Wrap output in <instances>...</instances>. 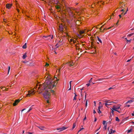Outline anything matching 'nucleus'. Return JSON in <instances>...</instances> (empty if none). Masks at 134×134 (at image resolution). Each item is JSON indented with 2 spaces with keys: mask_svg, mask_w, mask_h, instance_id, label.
I'll use <instances>...</instances> for the list:
<instances>
[{
  "mask_svg": "<svg viewBox=\"0 0 134 134\" xmlns=\"http://www.w3.org/2000/svg\"><path fill=\"white\" fill-rule=\"evenodd\" d=\"M131 115L132 116H134V111L133 112V113H132L131 114Z\"/></svg>",
  "mask_w": 134,
  "mask_h": 134,
  "instance_id": "37",
  "label": "nucleus"
},
{
  "mask_svg": "<svg viewBox=\"0 0 134 134\" xmlns=\"http://www.w3.org/2000/svg\"><path fill=\"white\" fill-rule=\"evenodd\" d=\"M29 134H32V133L31 132H29L28 133Z\"/></svg>",
  "mask_w": 134,
  "mask_h": 134,
  "instance_id": "60",
  "label": "nucleus"
},
{
  "mask_svg": "<svg viewBox=\"0 0 134 134\" xmlns=\"http://www.w3.org/2000/svg\"><path fill=\"white\" fill-rule=\"evenodd\" d=\"M67 11L68 12V13H69L70 15H71L73 14V13L71 11V10L70 8H67Z\"/></svg>",
  "mask_w": 134,
  "mask_h": 134,
  "instance_id": "8",
  "label": "nucleus"
},
{
  "mask_svg": "<svg viewBox=\"0 0 134 134\" xmlns=\"http://www.w3.org/2000/svg\"><path fill=\"white\" fill-rule=\"evenodd\" d=\"M23 62L24 63H27V64L29 63V61H23Z\"/></svg>",
  "mask_w": 134,
  "mask_h": 134,
  "instance_id": "32",
  "label": "nucleus"
},
{
  "mask_svg": "<svg viewBox=\"0 0 134 134\" xmlns=\"http://www.w3.org/2000/svg\"><path fill=\"white\" fill-rule=\"evenodd\" d=\"M100 127H99V129H97L96 130V131H98L99 129H100Z\"/></svg>",
  "mask_w": 134,
  "mask_h": 134,
  "instance_id": "51",
  "label": "nucleus"
},
{
  "mask_svg": "<svg viewBox=\"0 0 134 134\" xmlns=\"http://www.w3.org/2000/svg\"><path fill=\"white\" fill-rule=\"evenodd\" d=\"M130 123H132L133 124V121H131V122H130Z\"/></svg>",
  "mask_w": 134,
  "mask_h": 134,
  "instance_id": "56",
  "label": "nucleus"
},
{
  "mask_svg": "<svg viewBox=\"0 0 134 134\" xmlns=\"http://www.w3.org/2000/svg\"><path fill=\"white\" fill-rule=\"evenodd\" d=\"M131 131V129L130 130H128V131H127V133H130V132Z\"/></svg>",
  "mask_w": 134,
  "mask_h": 134,
  "instance_id": "34",
  "label": "nucleus"
},
{
  "mask_svg": "<svg viewBox=\"0 0 134 134\" xmlns=\"http://www.w3.org/2000/svg\"><path fill=\"white\" fill-rule=\"evenodd\" d=\"M4 88V87H1V88L2 89H3V88Z\"/></svg>",
  "mask_w": 134,
  "mask_h": 134,
  "instance_id": "57",
  "label": "nucleus"
},
{
  "mask_svg": "<svg viewBox=\"0 0 134 134\" xmlns=\"http://www.w3.org/2000/svg\"><path fill=\"white\" fill-rule=\"evenodd\" d=\"M60 8V7L58 6H57L56 7V8L57 9H59Z\"/></svg>",
  "mask_w": 134,
  "mask_h": 134,
  "instance_id": "50",
  "label": "nucleus"
},
{
  "mask_svg": "<svg viewBox=\"0 0 134 134\" xmlns=\"http://www.w3.org/2000/svg\"><path fill=\"white\" fill-rule=\"evenodd\" d=\"M76 123L75 122L73 124L72 128V129H71V130H72L73 129H74L75 127H76Z\"/></svg>",
  "mask_w": 134,
  "mask_h": 134,
  "instance_id": "16",
  "label": "nucleus"
},
{
  "mask_svg": "<svg viewBox=\"0 0 134 134\" xmlns=\"http://www.w3.org/2000/svg\"><path fill=\"white\" fill-rule=\"evenodd\" d=\"M62 41H63L62 40V41H61V40H60V41H59V42H61V43H62L60 44L59 43L58 44H59V46H60V45H62L63 44V43H62Z\"/></svg>",
  "mask_w": 134,
  "mask_h": 134,
  "instance_id": "22",
  "label": "nucleus"
},
{
  "mask_svg": "<svg viewBox=\"0 0 134 134\" xmlns=\"http://www.w3.org/2000/svg\"><path fill=\"white\" fill-rule=\"evenodd\" d=\"M102 107V105H101V106H100L99 105V107H98V109H100V108H101V107Z\"/></svg>",
  "mask_w": 134,
  "mask_h": 134,
  "instance_id": "33",
  "label": "nucleus"
},
{
  "mask_svg": "<svg viewBox=\"0 0 134 134\" xmlns=\"http://www.w3.org/2000/svg\"><path fill=\"white\" fill-rule=\"evenodd\" d=\"M87 105V100H86V103H85V107H86Z\"/></svg>",
  "mask_w": 134,
  "mask_h": 134,
  "instance_id": "27",
  "label": "nucleus"
},
{
  "mask_svg": "<svg viewBox=\"0 0 134 134\" xmlns=\"http://www.w3.org/2000/svg\"><path fill=\"white\" fill-rule=\"evenodd\" d=\"M134 30V28H133H133H132V29H131V30H132V31L133 30Z\"/></svg>",
  "mask_w": 134,
  "mask_h": 134,
  "instance_id": "62",
  "label": "nucleus"
},
{
  "mask_svg": "<svg viewBox=\"0 0 134 134\" xmlns=\"http://www.w3.org/2000/svg\"><path fill=\"white\" fill-rule=\"evenodd\" d=\"M73 40L72 39H71L70 40V42H72Z\"/></svg>",
  "mask_w": 134,
  "mask_h": 134,
  "instance_id": "43",
  "label": "nucleus"
},
{
  "mask_svg": "<svg viewBox=\"0 0 134 134\" xmlns=\"http://www.w3.org/2000/svg\"><path fill=\"white\" fill-rule=\"evenodd\" d=\"M94 106H95V105H96V102H95V101H94Z\"/></svg>",
  "mask_w": 134,
  "mask_h": 134,
  "instance_id": "55",
  "label": "nucleus"
},
{
  "mask_svg": "<svg viewBox=\"0 0 134 134\" xmlns=\"http://www.w3.org/2000/svg\"><path fill=\"white\" fill-rule=\"evenodd\" d=\"M35 90H32L28 92V93L26 94L27 96L30 97L32 95H33L35 94Z\"/></svg>",
  "mask_w": 134,
  "mask_h": 134,
  "instance_id": "2",
  "label": "nucleus"
},
{
  "mask_svg": "<svg viewBox=\"0 0 134 134\" xmlns=\"http://www.w3.org/2000/svg\"><path fill=\"white\" fill-rule=\"evenodd\" d=\"M25 109H26L25 108H24V109H23L22 110H21V113L22 112V111H23L24 110H25Z\"/></svg>",
  "mask_w": 134,
  "mask_h": 134,
  "instance_id": "54",
  "label": "nucleus"
},
{
  "mask_svg": "<svg viewBox=\"0 0 134 134\" xmlns=\"http://www.w3.org/2000/svg\"><path fill=\"white\" fill-rule=\"evenodd\" d=\"M86 119V116H85V118H84L83 119V120L84 121V120H85V119Z\"/></svg>",
  "mask_w": 134,
  "mask_h": 134,
  "instance_id": "47",
  "label": "nucleus"
},
{
  "mask_svg": "<svg viewBox=\"0 0 134 134\" xmlns=\"http://www.w3.org/2000/svg\"><path fill=\"white\" fill-rule=\"evenodd\" d=\"M74 94H75V96L74 97H76V96H77V95L75 93H74Z\"/></svg>",
  "mask_w": 134,
  "mask_h": 134,
  "instance_id": "59",
  "label": "nucleus"
},
{
  "mask_svg": "<svg viewBox=\"0 0 134 134\" xmlns=\"http://www.w3.org/2000/svg\"><path fill=\"white\" fill-rule=\"evenodd\" d=\"M131 59H129V60H127V62H129V61H130L131 60Z\"/></svg>",
  "mask_w": 134,
  "mask_h": 134,
  "instance_id": "53",
  "label": "nucleus"
},
{
  "mask_svg": "<svg viewBox=\"0 0 134 134\" xmlns=\"http://www.w3.org/2000/svg\"><path fill=\"white\" fill-rule=\"evenodd\" d=\"M84 128H81L80 129V130L78 132H80V131H81V130H82V129H83Z\"/></svg>",
  "mask_w": 134,
  "mask_h": 134,
  "instance_id": "36",
  "label": "nucleus"
},
{
  "mask_svg": "<svg viewBox=\"0 0 134 134\" xmlns=\"http://www.w3.org/2000/svg\"><path fill=\"white\" fill-rule=\"evenodd\" d=\"M12 5L10 4H7L6 5V7L8 9H10L11 8Z\"/></svg>",
  "mask_w": 134,
  "mask_h": 134,
  "instance_id": "9",
  "label": "nucleus"
},
{
  "mask_svg": "<svg viewBox=\"0 0 134 134\" xmlns=\"http://www.w3.org/2000/svg\"><path fill=\"white\" fill-rule=\"evenodd\" d=\"M59 30L61 31H62L63 30V28L61 26H59Z\"/></svg>",
  "mask_w": 134,
  "mask_h": 134,
  "instance_id": "20",
  "label": "nucleus"
},
{
  "mask_svg": "<svg viewBox=\"0 0 134 134\" xmlns=\"http://www.w3.org/2000/svg\"><path fill=\"white\" fill-rule=\"evenodd\" d=\"M116 111L118 112H119V113H120V112L119 110H117V111Z\"/></svg>",
  "mask_w": 134,
  "mask_h": 134,
  "instance_id": "63",
  "label": "nucleus"
},
{
  "mask_svg": "<svg viewBox=\"0 0 134 134\" xmlns=\"http://www.w3.org/2000/svg\"><path fill=\"white\" fill-rule=\"evenodd\" d=\"M113 87H110V88H108V89L109 90H111V89H113Z\"/></svg>",
  "mask_w": 134,
  "mask_h": 134,
  "instance_id": "49",
  "label": "nucleus"
},
{
  "mask_svg": "<svg viewBox=\"0 0 134 134\" xmlns=\"http://www.w3.org/2000/svg\"><path fill=\"white\" fill-rule=\"evenodd\" d=\"M56 83L54 81L51 80L50 79L46 81L41 86H39L38 89H40V90L41 91H45V92L43 93L44 98L46 99V102L48 104L49 102L48 99L50 97V93H54V91L52 90L55 86V84Z\"/></svg>",
  "mask_w": 134,
  "mask_h": 134,
  "instance_id": "1",
  "label": "nucleus"
},
{
  "mask_svg": "<svg viewBox=\"0 0 134 134\" xmlns=\"http://www.w3.org/2000/svg\"><path fill=\"white\" fill-rule=\"evenodd\" d=\"M92 78L91 79L89 80V82H92V81H91V80H92Z\"/></svg>",
  "mask_w": 134,
  "mask_h": 134,
  "instance_id": "45",
  "label": "nucleus"
},
{
  "mask_svg": "<svg viewBox=\"0 0 134 134\" xmlns=\"http://www.w3.org/2000/svg\"><path fill=\"white\" fill-rule=\"evenodd\" d=\"M10 69V67L9 66L8 67V74L9 72Z\"/></svg>",
  "mask_w": 134,
  "mask_h": 134,
  "instance_id": "28",
  "label": "nucleus"
},
{
  "mask_svg": "<svg viewBox=\"0 0 134 134\" xmlns=\"http://www.w3.org/2000/svg\"><path fill=\"white\" fill-rule=\"evenodd\" d=\"M73 99L74 100H76V98L75 97H74Z\"/></svg>",
  "mask_w": 134,
  "mask_h": 134,
  "instance_id": "48",
  "label": "nucleus"
},
{
  "mask_svg": "<svg viewBox=\"0 0 134 134\" xmlns=\"http://www.w3.org/2000/svg\"><path fill=\"white\" fill-rule=\"evenodd\" d=\"M113 102H110L108 103H105L104 104H105V106L106 107H107V105H110L112 104V103H113Z\"/></svg>",
  "mask_w": 134,
  "mask_h": 134,
  "instance_id": "10",
  "label": "nucleus"
},
{
  "mask_svg": "<svg viewBox=\"0 0 134 134\" xmlns=\"http://www.w3.org/2000/svg\"><path fill=\"white\" fill-rule=\"evenodd\" d=\"M109 100H105L104 102H106V103H108V102H109Z\"/></svg>",
  "mask_w": 134,
  "mask_h": 134,
  "instance_id": "42",
  "label": "nucleus"
},
{
  "mask_svg": "<svg viewBox=\"0 0 134 134\" xmlns=\"http://www.w3.org/2000/svg\"><path fill=\"white\" fill-rule=\"evenodd\" d=\"M84 33V31H80V34H83Z\"/></svg>",
  "mask_w": 134,
  "mask_h": 134,
  "instance_id": "26",
  "label": "nucleus"
},
{
  "mask_svg": "<svg viewBox=\"0 0 134 134\" xmlns=\"http://www.w3.org/2000/svg\"><path fill=\"white\" fill-rule=\"evenodd\" d=\"M96 120H97V119L96 118H94V122L96 121Z\"/></svg>",
  "mask_w": 134,
  "mask_h": 134,
  "instance_id": "44",
  "label": "nucleus"
},
{
  "mask_svg": "<svg viewBox=\"0 0 134 134\" xmlns=\"http://www.w3.org/2000/svg\"><path fill=\"white\" fill-rule=\"evenodd\" d=\"M71 67L74 65V63H71V62H70L68 64Z\"/></svg>",
  "mask_w": 134,
  "mask_h": 134,
  "instance_id": "11",
  "label": "nucleus"
},
{
  "mask_svg": "<svg viewBox=\"0 0 134 134\" xmlns=\"http://www.w3.org/2000/svg\"><path fill=\"white\" fill-rule=\"evenodd\" d=\"M29 63L27 64V65L29 66H32L34 65V62L33 61L31 60L29 62Z\"/></svg>",
  "mask_w": 134,
  "mask_h": 134,
  "instance_id": "5",
  "label": "nucleus"
},
{
  "mask_svg": "<svg viewBox=\"0 0 134 134\" xmlns=\"http://www.w3.org/2000/svg\"><path fill=\"white\" fill-rule=\"evenodd\" d=\"M68 128V127H66L65 126H63L62 127H60V128H57L56 129V130H59V132L63 130H65L67 129Z\"/></svg>",
  "mask_w": 134,
  "mask_h": 134,
  "instance_id": "3",
  "label": "nucleus"
},
{
  "mask_svg": "<svg viewBox=\"0 0 134 134\" xmlns=\"http://www.w3.org/2000/svg\"><path fill=\"white\" fill-rule=\"evenodd\" d=\"M119 105L117 106H113L112 108V109L115 111H117L120 108V106Z\"/></svg>",
  "mask_w": 134,
  "mask_h": 134,
  "instance_id": "4",
  "label": "nucleus"
},
{
  "mask_svg": "<svg viewBox=\"0 0 134 134\" xmlns=\"http://www.w3.org/2000/svg\"><path fill=\"white\" fill-rule=\"evenodd\" d=\"M111 112L112 113V114H113V115H114V111H113V110H112L111 111Z\"/></svg>",
  "mask_w": 134,
  "mask_h": 134,
  "instance_id": "39",
  "label": "nucleus"
},
{
  "mask_svg": "<svg viewBox=\"0 0 134 134\" xmlns=\"http://www.w3.org/2000/svg\"><path fill=\"white\" fill-rule=\"evenodd\" d=\"M38 127L41 130H43L44 128L43 126H39Z\"/></svg>",
  "mask_w": 134,
  "mask_h": 134,
  "instance_id": "17",
  "label": "nucleus"
},
{
  "mask_svg": "<svg viewBox=\"0 0 134 134\" xmlns=\"http://www.w3.org/2000/svg\"><path fill=\"white\" fill-rule=\"evenodd\" d=\"M43 37H45L46 38H47V39L48 40H51L53 38V36L52 35L51 36V35H49L47 36H44Z\"/></svg>",
  "mask_w": 134,
  "mask_h": 134,
  "instance_id": "6",
  "label": "nucleus"
},
{
  "mask_svg": "<svg viewBox=\"0 0 134 134\" xmlns=\"http://www.w3.org/2000/svg\"><path fill=\"white\" fill-rule=\"evenodd\" d=\"M105 122H106V121H104V120L103 121V125H105Z\"/></svg>",
  "mask_w": 134,
  "mask_h": 134,
  "instance_id": "35",
  "label": "nucleus"
},
{
  "mask_svg": "<svg viewBox=\"0 0 134 134\" xmlns=\"http://www.w3.org/2000/svg\"><path fill=\"white\" fill-rule=\"evenodd\" d=\"M125 39L126 40L127 42V43H128V42H130L131 41V40H127V38H125Z\"/></svg>",
  "mask_w": 134,
  "mask_h": 134,
  "instance_id": "21",
  "label": "nucleus"
},
{
  "mask_svg": "<svg viewBox=\"0 0 134 134\" xmlns=\"http://www.w3.org/2000/svg\"><path fill=\"white\" fill-rule=\"evenodd\" d=\"M20 101L19 99H17L15 100L13 104V105L14 106H16L18 103Z\"/></svg>",
  "mask_w": 134,
  "mask_h": 134,
  "instance_id": "7",
  "label": "nucleus"
},
{
  "mask_svg": "<svg viewBox=\"0 0 134 134\" xmlns=\"http://www.w3.org/2000/svg\"><path fill=\"white\" fill-rule=\"evenodd\" d=\"M49 65V64L48 63H46V66H48Z\"/></svg>",
  "mask_w": 134,
  "mask_h": 134,
  "instance_id": "61",
  "label": "nucleus"
},
{
  "mask_svg": "<svg viewBox=\"0 0 134 134\" xmlns=\"http://www.w3.org/2000/svg\"><path fill=\"white\" fill-rule=\"evenodd\" d=\"M107 127V125L106 124L105 125H104L103 127V129H104V130H105L106 129Z\"/></svg>",
  "mask_w": 134,
  "mask_h": 134,
  "instance_id": "25",
  "label": "nucleus"
},
{
  "mask_svg": "<svg viewBox=\"0 0 134 134\" xmlns=\"http://www.w3.org/2000/svg\"><path fill=\"white\" fill-rule=\"evenodd\" d=\"M124 11V10L123 9H122L121 10V11L123 12Z\"/></svg>",
  "mask_w": 134,
  "mask_h": 134,
  "instance_id": "64",
  "label": "nucleus"
},
{
  "mask_svg": "<svg viewBox=\"0 0 134 134\" xmlns=\"http://www.w3.org/2000/svg\"><path fill=\"white\" fill-rule=\"evenodd\" d=\"M86 85L88 87L90 85V84L89 83H87L86 84Z\"/></svg>",
  "mask_w": 134,
  "mask_h": 134,
  "instance_id": "41",
  "label": "nucleus"
},
{
  "mask_svg": "<svg viewBox=\"0 0 134 134\" xmlns=\"http://www.w3.org/2000/svg\"><path fill=\"white\" fill-rule=\"evenodd\" d=\"M130 105H126V107H130Z\"/></svg>",
  "mask_w": 134,
  "mask_h": 134,
  "instance_id": "46",
  "label": "nucleus"
},
{
  "mask_svg": "<svg viewBox=\"0 0 134 134\" xmlns=\"http://www.w3.org/2000/svg\"><path fill=\"white\" fill-rule=\"evenodd\" d=\"M54 1L55 3H57L58 2V0H54Z\"/></svg>",
  "mask_w": 134,
  "mask_h": 134,
  "instance_id": "31",
  "label": "nucleus"
},
{
  "mask_svg": "<svg viewBox=\"0 0 134 134\" xmlns=\"http://www.w3.org/2000/svg\"><path fill=\"white\" fill-rule=\"evenodd\" d=\"M115 120L116 121H120L119 119L117 117H116V118Z\"/></svg>",
  "mask_w": 134,
  "mask_h": 134,
  "instance_id": "24",
  "label": "nucleus"
},
{
  "mask_svg": "<svg viewBox=\"0 0 134 134\" xmlns=\"http://www.w3.org/2000/svg\"><path fill=\"white\" fill-rule=\"evenodd\" d=\"M72 42H73V43H75L76 42V41L75 40H73V41H72Z\"/></svg>",
  "mask_w": 134,
  "mask_h": 134,
  "instance_id": "52",
  "label": "nucleus"
},
{
  "mask_svg": "<svg viewBox=\"0 0 134 134\" xmlns=\"http://www.w3.org/2000/svg\"><path fill=\"white\" fill-rule=\"evenodd\" d=\"M97 40H98V41L100 43H102V41L101 40H100V39L99 37H98L97 36Z\"/></svg>",
  "mask_w": 134,
  "mask_h": 134,
  "instance_id": "19",
  "label": "nucleus"
},
{
  "mask_svg": "<svg viewBox=\"0 0 134 134\" xmlns=\"http://www.w3.org/2000/svg\"><path fill=\"white\" fill-rule=\"evenodd\" d=\"M98 113L99 114H100L101 113V112L100 111V110L98 109Z\"/></svg>",
  "mask_w": 134,
  "mask_h": 134,
  "instance_id": "29",
  "label": "nucleus"
},
{
  "mask_svg": "<svg viewBox=\"0 0 134 134\" xmlns=\"http://www.w3.org/2000/svg\"><path fill=\"white\" fill-rule=\"evenodd\" d=\"M26 43H25L24 45L23 46L22 48L23 49H26Z\"/></svg>",
  "mask_w": 134,
  "mask_h": 134,
  "instance_id": "13",
  "label": "nucleus"
},
{
  "mask_svg": "<svg viewBox=\"0 0 134 134\" xmlns=\"http://www.w3.org/2000/svg\"><path fill=\"white\" fill-rule=\"evenodd\" d=\"M32 109V108L31 107H30L29 108V110L27 111V113H29L30 111Z\"/></svg>",
  "mask_w": 134,
  "mask_h": 134,
  "instance_id": "30",
  "label": "nucleus"
},
{
  "mask_svg": "<svg viewBox=\"0 0 134 134\" xmlns=\"http://www.w3.org/2000/svg\"><path fill=\"white\" fill-rule=\"evenodd\" d=\"M133 101V100H129L126 103V104H127L128 103H131Z\"/></svg>",
  "mask_w": 134,
  "mask_h": 134,
  "instance_id": "14",
  "label": "nucleus"
},
{
  "mask_svg": "<svg viewBox=\"0 0 134 134\" xmlns=\"http://www.w3.org/2000/svg\"><path fill=\"white\" fill-rule=\"evenodd\" d=\"M26 57V53H25L23 55L22 58L23 59H25Z\"/></svg>",
  "mask_w": 134,
  "mask_h": 134,
  "instance_id": "15",
  "label": "nucleus"
},
{
  "mask_svg": "<svg viewBox=\"0 0 134 134\" xmlns=\"http://www.w3.org/2000/svg\"><path fill=\"white\" fill-rule=\"evenodd\" d=\"M133 34V33L131 34H130V36H131Z\"/></svg>",
  "mask_w": 134,
  "mask_h": 134,
  "instance_id": "58",
  "label": "nucleus"
},
{
  "mask_svg": "<svg viewBox=\"0 0 134 134\" xmlns=\"http://www.w3.org/2000/svg\"><path fill=\"white\" fill-rule=\"evenodd\" d=\"M127 11H128V9H127V10L126 11V12H125L124 13H122L121 14H122V15H125V14H126V13H127Z\"/></svg>",
  "mask_w": 134,
  "mask_h": 134,
  "instance_id": "23",
  "label": "nucleus"
},
{
  "mask_svg": "<svg viewBox=\"0 0 134 134\" xmlns=\"http://www.w3.org/2000/svg\"><path fill=\"white\" fill-rule=\"evenodd\" d=\"M110 133H111V134L112 133H114L115 131V130H113L112 129H110Z\"/></svg>",
  "mask_w": 134,
  "mask_h": 134,
  "instance_id": "18",
  "label": "nucleus"
},
{
  "mask_svg": "<svg viewBox=\"0 0 134 134\" xmlns=\"http://www.w3.org/2000/svg\"><path fill=\"white\" fill-rule=\"evenodd\" d=\"M72 81H71L69 82V84L70 85V86H71V82H72Z\"/></svg>",
  "mask_w": 134,
  "mask_h": 134,
  "instance_id": "40",
  "label": "nucleus"
},
{
  "mask_svg": "<svg viewBox=\"0 0 134 134\" xmlns=\"http://www.w3.org/2000/svg\"><path fill=\"white\" fill-rule=\"evenodd\" d=\"M108 78H105L99 79L97 80L98 81H102L106 79H108Z\"/></svg>",
  "mask_w": 134,
  "mask_h": 134,
  "instance_id": "12",
  "label": "nucleus"
},
{
  "mask_svg": "<svg viewBox=\"0 0 134 134\" xmlns=\"http://www.w3.org/2000/svg\"><path fill=\"white\" fill-rule=\"evenodd\" d=\"M93 113L94 114L96 113V112L94 110H93Z\"/></svg>",
  "mask_w": 134,
  "mask_h": 134,
  "instance_id": "38",
  "label": "nucleus"
}]
</instances>
